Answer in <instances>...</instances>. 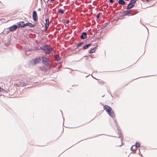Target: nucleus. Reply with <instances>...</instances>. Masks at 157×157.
<instances>
[{
    "mask_svg": "<svg viewBox=\"0 0 157 157\" xmlns=\"http://www.w3.org/2000/svg\"><path fill=\"white\" fill-rule=\"evenodd\" d=\"M103 108L105 110L106 112L108 113L109 115L112 117H115V114L113 109L109 106L105 105L104 106Z\"/></svg>",
    "mask_w": 157,
    "mask_h": 157,
    "instance_id": "1",
    "label": "nucleus"
},
{
    "mask_svg": "<svg viewBox=\"0 0 157 157\" xmlns=\"http://www.w3.org/2000/svg\"><path fill=\"white\" fill-rule=\"evenodd\" d=\"M44 51L46 53H50L52 52V49L50 45H45L44 46Z\"/></svg>",
    "mask_w": 157,
    "mask_h": 157,
    "instance_id": "2",
    "label": "nucleus"
},
{
    "mask_svg": "<svg viewBox=\"0 0 157 157\" xmlns=\"http://www.w3.org/2000/svg\"><path fill=\"white\" fill-rule=\"evenodd\" d=\"M41 57L43 59L42 62L44 64L47 66H49L50 65L49 60L47 58L44 56Z\"/></svg>",
    "mask_w": 157,
    "mask_h": 157,
    "instance_id": "3",
    "label": "nucleus"
},
{
    "mask_svg": "<svg viewBox=\"0 0 157 157\" xmlns=\"http://www.w3.org/2000/svg\"><path fill=\"white\" fill-rule=\"evenodd\" d=\"M137 0H131L130 2L128 5L127 9H129L132 8L135 5V2Z\"/></svg>",
    "mask_w": 157,
    "mask_h": 157,
    "instance_id": "4",
    "label": "nucleus"
},
{
    "mask_svg": "<svg viewBox=\"0 0 157 157\" xmlns=\"http://www.w3.org/2000/svg\"><path fill=\"white\" fill-rule=\"evenodd\" d=\"M33 20L34 21H37L38 19V16L36 12V11H34L33 13Z\"/></svg>",
    "mask_w": 157,
    "mask_h": 157,
    "instance_id": "5",
    "label": "nucleus"
},
{
    "mask_svg": "<svg viewBox=\"0 0 157 157\" xmlns=\"http://www.w3.org/2000/svg\"><path fill=\"white\" fill-rule=\"evenodd\" d=\"M41 60V57H39L37 58H35L34 60V64L35 65L39 63Z\"/></svg>",
    "mask_w": 157,
    "mask_h": 157,
    "instance_id": "6",
    "label": "nucleus"
},
{
    "mask_svg": "<svg viewBox=\"0 0 157 157\" xmlns=\"http://www.w3.org/2000/svg\"><path fill=\"white\" fill-rule=\"evenodd\" d=\"M17 28V26L16 25H14L9 28V31H13L15 30Z\"/></svg>",
    "mask_w": 157,
    "mask_h": 157,
    "instance_id": "7",
    "label": "nucleus"
},
{
    "mask_svg": "<svg viewBox=\"0 0 157 157\" xmlns=\"http://www.w3.org/2000/svg\"><path fill=\"white\" fill-rule=\"evenodd\" d=\"M15 85L18 87H23L26 85L25 82H18Z\"/></svg>",
    "mask_w": 157,
    "mask_h": 157,
    "instance_id": "8",
    "label": "nucleus"
},
{
    "mask_svg": "<svg viewBox=\"0 0 157 157\" xmlns=\"http://www.w3.org/2000/svg\"><path fill=\"white\" fill-rule=\"evenodd\" d=\"M17 24L19 28H23L25 27V24L23 21H20Z\"/></svg>",
    "mask_w": 157,
    "mask_h": 157,
    "instance_id": "9",
    "label": "nucleus"
},
{
    "mask_svg": "<svg viewBox=\"0 0 157 157\" xmlns=\"http://www.w3.org/2000/svg\"><path fill=\"white\" fill-rule=\"evenodd\" d=\"M46 23L45 24V30H46L48 27L49 24V21L48 18L46 19L45 20Z\"/></svg>",
    "mask_w": 157,
    "mask_h": 157,
    "instance_id": "10",
    "label": "nucleus"
},
{
    "mask_svg": "<svg viewBox=\"0 0 157 157\" xmlns=\"http://www.w3.org/2000/svg\"><path fill=\"white\" fill-rule=\"evenodd\" d=\"M86 36H87V33H86L85 32H83V33L82 35L81 36V38L82 39H84L86 38Z\"/></svg>",
    "mask_w": 157,
    "mask_h": 157,
    "instance_id": "11",
    "label": "nucleus"
},
{
    "mask_svg": "<svg viewBox=\"0 0 157 157\" xmlns=\"http://www.w3.org/2000/svg\"><path fill=\"white\" fill-rule=\"evenodd\" d=\"M35 25H33L31 23H27L25 24V27L26 26H29L31 27H35Z\"/></svg>",
    "mask_w": 157,
    "mask_h": 157,
    "instance_id": "12",
    "label": "nucleus"
},
{
    "mask_svg": "<svg viewBox=\"0 0 157 157\" xmlns=\"http://www.w3.org/2000/svg\"><path fill=\"white\" fill-rule=\"evenodd\" d=\"M118 2L120 4L122 5H124L125 4V2L123 0H119Z\"/></svg>",
    "mask_w": 157,
    "mask_h": 157,
    "instance_id": "13",
    "label": "nucleus"
},
{
    "mask_svg": "<svg viewBox=\"0 0 157 157\" xmlns=\"http://www.w3.org/2000/svg\"><path fill=\"white\" fill-rule=\"evenodd\" d=\"M64 10L63 9H60L58 10V13H61V14H63L64 12Z\"/></svg>",
    "mask_w": 157,
    "mask_h": 157,
    "instance_id": "14",
    "label": "nucleus"
},
{
    "mask_svg": "<svg viewBox=\"0 0 157 157\" xmlns=\"http://www.w3.org/2000/svg\"><path fill=\"white\" fill-rule=\"evenodd\" d=\"M136 147L135 145H133L131 148V151H134L136 149Z\"/></svg>",
    "mask_w": 157,
    "mask_h": 157,
    "instance_id": "15",
    "label": "nucleus"
},
{
    "mask_svg": "<svg viewBox=\"0 0 157 157\" xmlns=\"http://www.w3.org/2000/svg\"><path fill=\"white\" fill-rule=\"evenodd\" d=\"M56 60L58 61H59L60 60V56L58 55H56L55 56Z\"/></svg>",
    "mask_w": 157,
    "mask_h": 157,
    "instance_id": "16",
    "label": "nucleus"
},
{
    "mask_svg": "<svg viewBox=\"0 0 157 157\" xmlns=\"http://www.w3.org/2000/svg\"><path fill=\"white\" fill-rule=\"evenodd\" d=\"M91 45V44H88L84 46L83 47V48L84 49H86L87 48L89 47Z\"/></svg>",
    "mask_w": 157,
    "mask_h": 157,
    "instance_id": "17",
    "label": "nucleus"
},
{
    "mask_svg": "<svg viewBox=\"0 0 157 157\" xmlns=\"http://www.w3.org/2000/svg\"><path fill=\"white\" fill-rule=\"evenodd\" d=\"M98 83L100 85H103L105 83V82L103 80H99L98 81Z\"/></svg>",
    "mask_w": 157,
    "mask_h": 157,
    "instance_id": "18",
    "label": "nucleus"
},
{
    "mask_svg": "<svg viewBox=\"0 0 157 157\" xmlns=\"http://www.w3.org/2000/svg\"><path fill=\"white\" fill-rule=\"evenodd\" d=\"M96 47H94V48H93L92 49H91L90 50V52L91 53H93V52H94L96 50Z\"/></svg>",
    "mask_w": 157,
    "mask_h": 157,
    "instance_id": "19",
    "label": "nucleus"
},
{
    "mask_svg": "<svg viewBox=\"0 0 157 157\" xmlns=\"http://www.w3.org/2000/svg\"><path fill=\"white\" fill-rule=\"evenodd\" d=\"M140 143L139 142H136V148L137 147H140Z\"/></svg>",
    "mask_w": 157,
    "mask_h": 157,
    "instance_id": "20",
    "label": "nucleus"
},
{
    "mask_svg": "<svg viewBox=\"0 0 157 157\" xmlns=\"http://www.w3.org/2000/svg\"><path fill=\"white\" fill-rule=\"evenodd\" d=\"M131 12L130 11H128L125 12L124 14V16H126L129 14Z\"/></svg>",
    "mask_w": 157,
    "mask_h": 157,
    "instance_id": "21",
    "label": "nucleus"
},
{
    "mask_svg": "<svg viewBox=\"0 0 157 157\" xmlns=\"http://www.w3.org/2000/svg\"><path fill=\"white\" fill-rule=\"evenodd\" d=\"M83 44V42H81L79 43H78L77 45V47H79L80 46H81Z\"/></svg>",
    "mask_w": 157,
    "mask_h": 157,
    "instance_id": "22",
    "label": "nucleus"
},
{
    "mask_svg": "<svg viewBox=\"0 0 157 157\" xmlns=\"http://www.w3.org/2000/svg\"><path fill=\"white\" fill-rule=\"evenodd\" d=\"M100 14H101V13H100L97 15V19H98L99 18Z\"/></svg>",
    "mask_w": 157,
    "mask_h": 157,
    "instance_id": "23",
    "label": "nucleus"
},
{
    "mask_svg": "<svg viewBox=\"0 0 157 157\" xmlns=\"http://www.w3.org/2000/svg\"><path fill=\"white\" fill-rule=\"evenodd\" d=\"M44 46H43V47H41L40 48V49H41V50H43L44 51Z\"/></svg>",
    "mask_w": 157,
    "mask_h": 157,
    "instance_id": "24",
    "label": "nucleus"
},
{
    "mask_svg": "<svg viewBox=\"0 0 157 157\" xmlns=\"http://www.w3.org/2000/svg\"><path fill=\"white\" fill-rule=\"evenodd\" d=\"M109 2L111 3H113V0H109Z\"/></svg>",
    "mask_w": 157,
    "mask_h": 157,
    "instance_id": "25",
    "label": "nucleus"
},
{
    "mask_svg": "<svg viewBox=\"0 0 157 157\" xmlns=\"http://www.w3.org/2000/svg\"><path fill=\"white\" fill-rule=\"evenodd\" d=\"M104 25L103 27H105L107 25L106 24H105Z\"/></svg>",
    "mask_w": 157,
    "mask_h": 157,
    "instance_id": "26",
    "label": "nucleus"
},
{
    "mask_svg": "<svg viewBox=\"0 0 157 157\" xmlns=\"http://www.w3.org/2000/svg\"><path fill=\"white\" fill-rule=\"evenodd\" d=\"M40 9H39L38 10H40Z\"/></svg>",
    "mask_w": 157,
    "mask_h": 157,
    "instance_id": "27",
    "label": "nucleus"
},
{
    "mask_svg": "<svg viewBox=\"0 0 157 157\" xmlns=\"http://www.w3.org/2000/svg\"><path fill=\"white\" fill-rule=\"evenodd\" d=\"M69 21H68L67 22V23H68Z\"/></svg>",
    "mask_w": 157,
    "mask_h": 157,
    "instance_id": "28",
    "label": "nucleus"
}]
</instances>
